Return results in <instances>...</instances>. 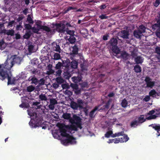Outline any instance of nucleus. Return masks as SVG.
<instances>
[{"label":"nucleus","instance_id":"338daca9","mask_svg":"<svg viewBox=\"0 0 160 160\" xmlns=\"http://www.w3.org/2000/svg\"><path fill=\"white\" fill-rule=\"evenodd\" d=\"M155 52L160 55V47H157L155 48Z\"/></svg>","mask_w":160,"mask_h":160},{"label":"nucleus","instance_id":"2eb2a0df","mask_svg":"<svg viewBox=\"0 0 160 160\" xmlns=\"http://www.w3.org/2000/svg\"><path fill=\"white\" fill-rule=\"evenodd\" d=\"M108 43L110 44V45L109 46L110 48L111 47L117 46L118 44L117 39L114 38H112L109 41Z\"/></svg>","mask_w":160,"mask_h":160},{"label":"nucleus","instance_id":"a211bd4d","mask_svg":"<svg viewBox=\"0 0 160 160\" xmlns=\"http://www.w3.org/2000/svg\"><path fill=\"white\" fill-rule=\"evenodd\" d=\"M110 48L112 52L115 54L116 55L119 54L121 52L120 49L117 46L114 47H111Z\"/></svg>","mask_w":160,"mask_h":160},{"label":"nucleus","instance_id":"6e6552de","mask_svg":"<svg viewBox=\"0 0 160 160\" xmlns=\"http://www.w3.org/2000/svg\"><path fill=\"white\" fill-rule=\"evenodd\" d=\"M152 28L155 32L157 37L160 39V25L154 24L152 26Z\"/></svg>","mask_w":160,"mask_h":160},{"label":"nucleus","instance_id":"4468645a","mask_svg":"<svg viewBox=\"0 0 160 160\" xmlns=\"http://www.w3.org/2000/svg\"><path fill=\"white\" fill-rule=\"evenodd\" d=\"M52 48L53 50L55 51L59 52H60L61 51V49L60 47L57 43L53 42L52 44Z\"/></svg>","mask_w":160,"mask_h":160},{"label":"nucleus","instance_id":"a18cd8bd","mask_svg":"<svg viewBox=\"0 0 160 160\" xmlns=\"http://www.w3.org/2000/svg\"><path fill=\"white\" fill-rule=\"evenodd\" d=\"M146 119L144 118V116L143 115H141L138 118V122L140 123H142L146 121Z\"/></svg>","mask_w":160,"mask_h":160},{"label":"nucleus","instance_id":"f257e3e1","mask_svg":"<svg viewBox=\"0 0 160 160\" xmlns=\"http://www.w3.org/2000/svg\"><path fill=\"white\" fill-rule=\"evenodd\" d=\"M28 115L34 120L36 123H41L42 118L41 114H38L36 112H32L30 110H27Z\"/></svg>","mask_w":160,"mask_h":160},{"label":"nucleus","instance_id":"a878e982","mask_svg":"<svg viewBox=\"0 0 160 160\" xmlns=\"http://www.w3.org/2000/svg\"><path fill=\"white\" fill-rule=\"evenodd\" d=\"M111 101L109 100L105 104L101 107V108L98 110V111H101V110L108 109L109 108L110 105Z\"/></svg>","mask_w":160,"mask_h":160},{"label":"nucleus","instance_id":"9d476101","mask_svg":"<svg viewBox=\"0 0 160 160\" xmlns=\"http://www.w3.org/2000/svg\"><path fill=\"white\" fill-rule=\"evenodd\" d=\"M62 68L64 70H68L69 71L70 68V61L69 59L66 60H64L62 61Z\"/></svg>","mask_w":160,"mask_h":160},{"label":"nucleus","instance_id":"09e8293b","mask_svg":"<svg viewBox=\"0 0 160 160\" xmlns=\"http://www.w3.org/2000/svg\"><path fill=\"white\" fill-rule=\"evenodd\" d=\"M56 81L59 84H62L64 82V80L61 77H58L56 78Z\"/></svg>","mask_w":160,"mask_h":160},{"label":"nucleus","instance_id":"de8ad7c7","mask_svg":"<svg viewBox=\"0 0 160 160\" xmlns=\"http://www.w3.org/2000/svg\"><path fill=\"white\" fill-rule=\"evenodd\" d=\"M70 86L73 89V90L75 89H78V86L77 83H71L70 85Z\"/></svg>","mask_w":160,"mask_h":160},{"label":"nucleus","instance_id":"58836bf2","mask_svg":"<svg viewBox=\"0 0 160 160\" xmlns=\"http://www.w3.org/2000/svg\"><path fill=\"white\" fill-rule=\"evenodd\" d=\"M146 28L143 25H141L139 26L138 30H139L142 32V33H144L145 32Z\"/></svg>","mask_w":160,"mask_h":160},{"label":"nucleus","instance_id":"f704fd0d","mask_svg":"<svg viewBox=\"0 0 160 160\" xmlns=\"http://www.w3.org/2000/svg\"><path fill=\"white\" fill-rule=\"evenodd\" d=\"M156 94L157 96L159 95V94L154 89L151 90L149 92V95L153 97H156Z\"/></svg>","mask_w":160,"mask_h":160},{"label":"nucleus","instance_id":"dca6fc26","mask_svg":"<svg viewBox=\"0 0 160 160\" xmlns=\"http://www.w3.org/2000/svg\"><path fill=\"white\" fill-rule=\"evenodd\" d=\"M133 36L134 37L138 39H141L142 36V33L138 30H135L133 32Z\"/></svg>","mask_w":160,"mask_h":160},{"label":"nucleus","instance_id":"5fc2aeb1","mask_svg":"<svg viewBox=\"0 0 160 160\" xmlns=\"http://www.w3.org/2000/svg\"><path fill=\"white\" fill-rule=\"evenodd\" d=\"M138 122L136 120L132 121L131 123V127H135L138 125Z\"/></svg>","mask_w":160,"mask_h":160},{"label":"nucleus","instance_id":"774afa93","mask_svg":"<svg viewBox=\"0 0 160 160\" xmlns=\"http://www.w3.org/2000/svg\"><path fill=\"white\" fill-rule=\"evenodd\" d=\"M39 82L40 85H44L45 83V80L43 78H41L39 80Z\"/></svg>","mask_w":160,"mask_h":160},{"label":"nucleus","instance_id":"052dcab7","mask_svg":"<svg viewBox=\"0 0 160 160\" xmlns=\"http://www.w3.org/2000/svg\"><path fill=\"white\" fill-rule=\"evenodd\" d=\"M153 4L154 6L157 7L160 4V0H156Z\"/></svg>","mask_w":160,"mask_h":160},{"label":"nucleus","instance_id":"c756f323","mask_svg":"<svg viewBox=\"0 0 160 160\" xmlns=\"http://www.w3.org/2000/svg\"><path fill=\"white\" fill-rule=\"evenodd\" d=\"M34 46L32 43L31 42L28 44V50L29 53H31L34 52L33 50L34 48Z\"/></svg>","mask_w":160,"mask_h":160},{"label":"nucleus","instance_id":"72a5a7b5","mask_svg":"<svg viewBox=\"0 0 160 160\" xmlns=\"http://www.w3.org/2000/svg\"><path fill=\"white\" fill-rule=\"evenodd\" d=\"M52 58L54 60H58L61 59V56L59 53H55L52 56Z\"/></svg>","mask_w":160,"mask_h":160},{"label":"nucleus","instance_id":"aec40b11","mask_svg":"<svg viewBox=\"0 0 160 160\" xmlns=\"http://www.w3.org/2000/svg\"><path fill=\"white\" fill-rule=\"evenodd\" d=\"M100 106H95L89 113V116L91 118H93L95 117V113L96 111H98V108Z\"/></svg>","mask_w":160,"mask_h":160},{"label":"nucleus","instance_id":"ddd939ff","mask_svg":"<svg viewBox=\"0 0 160 160\" xmlns=\"http://www.w3.org/2000/svg\"><path fill=\"white\" fill-rule=\"evenodd\" d=\"M129 32L126 30L121 31L120 34V37L124 39H129Z\"/></svg>","mask_w":160,"mask_h":160},{"label":"nucleus","instance_id":"39448f33","mask_svg":"<svg viewBox=\"0 0 160 160\" xmlns=\"http://www.w3.org/2000/svg\"><path fill=\"white\" fill-rule=\"evenodd\" d=\"M54 26L55 27L54 30L61 33H64L66 30L65 25L61 23H55Z\"/></svg>","mask_w":160,"mask_h":160},{"label":"nucleus","instance_id":"a19ab883","mask_svg":"<svg viewBox=\"0 0 160 160\" xmlns=\"http://www.w3.org/2000/svg\"><path fill=\"white\" fill-rule=\"evenodd\" d=\"M83 62L81 63L80 64V67L82 70H87V68L86 64H85V61L83 59L82 60Z\"/></svg>","mask_w":160,"mask_h":160},{"label":"nucleus","instance_id":"6e6d98bb","mask_svg":"<svg viewBox=\"0 0 160 160\" xmlns=\"http://www.w3.org/2000/svg\"><path fill=\"white\" fill-rule=\"evenodd\" d=\"M50 103L53 105H55L58 103L57 101L55 98H52L50 99Z\"/></svg>","mask_w":160,"mask_h":160},{"label":"nucleus","instance_id":"e433bc0d","mask_svg":"<svg viewBox=\"0 0 160 160\" xmlns=\"http://www.w3.org/2000/svg\"><path fill=\"white\" fill-rule=\"evenodd\" d=\"M65 32L68 36H75L74 34L75 31L74 30H71L67 28Z\"/></svg>","mask_w":160,"mask_h":160},{"label":"nucleus","instance_id":"13d9d810","mask_svg":"<svg viewBox=\"0 0 160 160\" xmlns=\"http://www.w3.org/2000/svg\"><path fill=\"white\" fill-rule=\"evenodd\" d=\"M55 72L54 70L52 69H48L47 71V74L48 75L53 74Z\"/></svg>","mask_w":160,"mask_h":160},{"label":"nucleus","instance_id":"6ab92c4d","mask_svg":"<svg viewBox=\"0 0 160 160\" xmlns=\"http://www.w3.org/2000/svg\"><path fill=\"white\" fill-rule=\"evenodd\" d=\"M72 54L74 55L77 54L79 50L78 45V43H75L74 46L72 47Z\"/></svg>","mask_w":160,"mask_h":160},{"label":"nucleus","instance_id":"7ed1b4c3","mask_svg":"<svg viewBox=\"0 0 160 160\" xmlns=\"http://www.w3.org/2000/svg\"><path fill=\"white\" fill-rule=\"evenodd\" d=\"M6 78L8 80V85L14 84V81H11V77L10 76L7 71H3V70L0 71V79L3 81Z\"/></svg>","mask_w":160,"mask_h":160},{"label":"nucleus","instance_id":"0e129e2a","mask_svg":"<svg viewBox=\"0 0 160 160\" xmlns=\"http://www.w3.org/2000/svg\"><path fill=\"white\" fill-rule=\"evenodd\" d=\"M82 88H84L87 87L88 84L86 82H83L80 84Z\"/></svg>","mask_w":160,"mask_h":160},{"label":"nucleus","instance_id":"603ef678","mask_svg":"<svg viewBox=\"0 0 160 160\" xmlns=\"http://www.w3.org/2000/svg\"><path fill=\"white\" fill-rule=\"evenodd\" d=\"M32 80L31 83L32 84H37L38 82V79L34 76H33L32 77Z\"/></svg>","mask_w":160,"mask_h":160},{"label":"nucleus","instance_id":"79ce46f5","mask_svg":"<svg viewBox=\"0 0 160 160\" xmlns=\"http://www.w3.org/2000/svg\"><path fill=\"white\" fill-rule=\"evenodd\" d=\"M32 35V33L30 31L27 32L25 34L23 35V37L24 38L28 39H29Z\"/></svg>","mask_w":160,"mask_h":160},{"label":"nucleus","instance_id":"4d7b16f0","mask_svg":"<svg viewBox=\"0 0 160 160\" xmlns=\"http://www.w3.org/2000/svg\"><path fill=\"white\" fill-rule=\"evenodd\" d=\"M112 134V131H108L105 134V136L107 138H109L110 136Z\"/></svg>","mask_w":160,"mask_h":160},{"label":"nucleus","instance_id":"423d86ee","mask_svg":"<svg viewBox=\"0 0 160 160\" xmlns=\"http://www.w3.org/2000/svg\"><path fill=\"white\" fill-rule=\"evenodd\" d=\"M62 142L65 145H66L68 143L74 144L76 143L75 138L72 136H70L67 137V138L63 140Z\"/></svg>","mask_w":160,"mask_h":160},{"label":"nucleus","instance_id":"8fccbe9b","mask_svg":"<svg viewBox=\"0 0 160 160\" xmlns=\"http://www.w3.org/2000/svg\"><path fill=\"white\" fill-rule=\"evenodd\" d=\"M152 128L157 131L158 133L159 134L158 135H160V125H155L152 126Z\"/></svg>","mask_w":160,"mask_h":160},{"label":"nucleus","instance_id":"393cba45","mask_svg":"<svg viewBox=\"0 0 160 160\" xmlns=\"http://www.w3.org/2000/svg\"><path fill=\"white\" fill-rule=\"evenodd\" d=\"M13 65L15 63L20 64L21 62L20 58L19 57H14L11 60Z\"/></svg>","mask_w":160,"mask_h":160},{"label":"nucleus","instance_id":"5701e85b","mask_svg":"<svg viewBox=\"0 0 160 160\" xmlns=\"http://www.w3.org/2000/svg\"><path fill=\"white\" fill-rule=\"evenodd\" d=\"M120 56L123 59L126 60L128 58L129 54L126 51H122L121 52Z\"/></svg>","mask_w":160,"mask_h":160},{"label":"nucleus","instance_id":"2f4dec72","mask_svg":"<svg viewBox=\"0 0 160 160\" xmlns=\"http://www.w3.org/2000/svg\"><path fill=\"white\" fill-rule=\"evenodd\" d=\"M118 139H120V142H126L129 139V138L128 136L127 135L125 134L121 138H118Z\"/></svg>","mask_w":160,"mask_h":160},{"label":"nucleus","instance_id":"ea45409f","mask_svg":"<svg viewBox=\"0 0 160 160\" xmlns=\"http://www.w3.org/2000/svg\"><path fill=\"white\" fill-rule=\"evenodd\" d=\"M39 99L40 101H46L47 99V97L45 94H41L39 95Z\"/></svg>","mask_w":160,"mask_h":160},{"label":"nucleus","instance_id":"4be33fe9","mask_svg":"<svg viewBox=\"0 0 160 160\" xmlns=\"http://www.w3.org/2000/svg\"><path fill=\"white\" fill-rule=\"evenodd\" d=\"M38 27L40 29H42L47 32H50L51 31L50 28L46 26L38 25Z\"/></svg>","mask_w":160,"mask_h":160},{"label":"nucleus","instance_id":"b1692460","mask_svg":"<svg viewBox=\"0 0 160 160\" xmlns=\"http://www.w3.org/2000/svg\"><path fill=\"white\" fill-rule=\"evenodd\" d=\"M70 105L71 108L74 110H77L79 108L78 103L74 101H71Z\"/></svg>","mask_w":160,"mask_h":160},{"label":"nucleus","instance_id":"20e7f679","mask_svg":"<svg viewBox=\"0 0 160 160\" xmlns=\"http://www.w3.org/2000/svg\"><path fill=\"white\" fill-rule=\"evenodd\" d=\"M70 122L72 124H75L77 127L82 129L81 119L79 116L76 114L73 115V118L71 119Z\"/></svg>","mask_w":160,"mask_h":160},{"label":"nucleus","instance_id":"c9c22d12","mask_svg":"<svg viewBox=\"0 0 160 160\" xmlns=\"http://www.w3.org/2000/svg\"><path fill=\"white\" fill-rule=\"evenodd\" d=\"M134 70L136 72L139 73L141 72V68L139 65H136L134 67Z\"/></svg>","mask_w":160,"mask_h":160},{"label":"nucleus","instance_id":"f3484780","mask_svg":"<svg viewBox=\"0 0 160 160\" xmlns=\"http://www.w3.org/2000/svg\"><path fill=\"white\" fill-rule=\"evenodd\" d=\"M80 33L82 35V37L85 38H87L88 35V30L85 28H83L80 32Z\"/></svg>","mask_w":160,"mask_h":160},{"label":"nucleus","instance_id":"680f3d73","mask_svg":"<svg viewBox=\"0 0 160 160\" xmlns=\"http://www.w3.org/2000/svg\"><path fill=\"white\" fill-rule=\"evenodd\" d=\"M99 18L101 19H107L108 18V16H107L106 14H102L99 16Z\"/></svg>","mask_w":160,"mask_h":160},{"label":"nucleus","instance_id":"cd10ccee","mask_svg":"<svg viewBox=\"0 0 160 160\" xmlns=\"http://www.w3.org/2000/svg\"><path fill=\"white\" fill-rule=\"evenodd\" d=\"M72 81L76 83L79 82L82 80L81 76L73 77L72 78Z\"/></svg>","mask_w":160,"mask_h":160},{"label":"nucleus","instance_id":"c85d7f7f","mask_svg":"<svg viewBox=\"0 0 160 160\" xmlns=\"http://www.w3.org/2000/svg\"><path fill=\"white\" fill-rule=\"evenodd\" d=\"M3 32L6 33L8 35L13 36L14 35V31L13 29L9 30L7 31L4 30Z\"/></svg>","mask_w":160,"mask_h":160},{"label":"nucleus","instance_id":"e2e57ef3","mask_svg":"<svg viewBox=\"0 0 160 160\" xmlns=\"http://www.w3.org/2000/svg\"><path fill=\"white\" fill-rule=\"evenodd\" d=\"M24 26L25 28L28 30L32 29V27L29 24H26Z\"/></svg>","mask_w":160,"mask_h":160},{"label":"nucleus","instance_id":"bf43d9fd","mask_svg":"<svg viewBox=\"0 0 160 160\" xmlns=\"http://www.w3.org/2000/svg\"><path fill=\"white\" fill-rule=\"evenodd\" d=\"M27 20L30 23L33 24L34 23L33 21L29 15H28Z\"/></svg>","mask_w":160,"mask_h":160},{"label":"nucleus","instance_id":"f03ea898","mask_svg":"<svg viewBox=\"0 0 160 160\" xmlns=\"http://www.w3.org/2000/svg\"><path fill=\"white\" fill-rule=\"evenodd\" d=\"M11 61V60L8 59L4 63L0 64V71L3 70L8 72V70H10L13 66Z\"/></svg>","mask_w":160,"mask_h":160},{"label":"nucleus","instance_id":"bb28decb","mask_svg":"<svg viewBox=\"0 0 160 160\" xmlns=\"http://www.w3.org/2000/svg\"><path fill=\"white\" fill-rule=\"evenodd\" d=\"M62 117L64 119L69 120V122L70 119L72 118L71 117V114L67 112L63 113Z\"/></svg>","mask_w":160,"mask_h":160},{"label":"nucleus","instance_id":"c03bdc74","mask_svg":"<svg viewBox=\"0 0 160 160\" xmlns=\"http://www.w3.org/2000/svg\"><path fill=\"white\" fill-rule=\"evenodd\" d=\"M77 103L80 108H82V105L83 104V102L82 99H78L77 100Z\"/></svg>","mask_w":160,"mask_h":160},{"label":"nucleus","instance_id":"412c9836","mask_svg":"<svg viewBox=\"0 0 160 160\" xmlns=\"http://www.w3.org/2000/svg\"><path fill=\"white\" fill-rule=\"evenodd\" d=\"M68 70H64L63 77L66 79H68L71 76V73L72 72H69Z\"/></svg>","mask_w":160,"mask_h":160},{"label":"nucleus","instance_id":"473e14b6","mask_svg":"<svg viewBox=\"0 0 160 160\" xmlns=\"http://www.w3.org/2000/svg\"><path fill=\"white\" fill-rule=\"evenodd\" d=\"M59 130L61 133V135L62 136H66L67 134L66 133V131L65 128L63 127H60L59 128Z\"/></svg>","mask_w":160,"mask_h":160},{"label":"nucleus","instance_id":"3c124183","mask_svg":"<svg viewBox=\"0 0 160 160\" xmlns=\"http://www.w3.org/2000/svg\"><path fill=\"white\" fill-rule=\"evenodd\" d=\"M40 102H33L32 103V107H34L35 106H37V109H39L41 108V107L40 105H39L40 104Z\"/></svg>","mask_w":160,"mask_h":160},{"label":"nucleus","instance_id":"864d4df0","mask_svg":"<svg viewBox=\"0 0 160 160\" xmlns=\"http://www.w3.org/2000/svg\"><path fill=\"white\" fill-rule=\"evenodd\" d=\"M62 67V63L58 62L56 65L55 68L56 69H61V67Z\"/></svg>","mask_w":160,"mask_h":160},{"label":"nucleus","instance_id":"4c0bfd02","mask_svg":"<svg viewBox=\"0 0 160 160\" xmlns=\"http://www.w3.org/2000/svg\"><path fill=\"white\" fill-rule=\"evenodd\" d=\"M120 142V139L118 138H116L114 139H110L108 141V142L109 143L114 142V143H118Z\"/></svg>","mask_w":160,"mask_h":160},{"label":"nucleus","instance_id":"0eeeda50","mask_svg":"<svg viewBox=\"0 0 160 160\" xmlns=\"http://www.w3.org/2000/svg\"><path fill=\"white\" fill-rule=\"evenodd\" d=\"M144 81L146 82V87L148 88H152L155 85V82L152 81V79L149 77H146Z\"/></svg>","mask_w":160,"mask_h":160},{"label":"nucleus","instance_id":"37998d69","mask_svg":"<svg viewBox=\"0 0 160 160\" xmlns=\"http://www.w3.org/2000/svg\"><path fill=\"white\" fill-rule=\"evenodd\" d=\"M128 102L125 98L122 100L121 102V105L122 107L126 108L127 106Z\"/></svg>","mask_w":160,"mask_h":160},{"label":"nucleus","instance_id":"1a4fd4ad","mask_svg":"<svg viewBox=\"0 0 160 160\" xmlns=\"http://www.w3.org/2000/svg\"><path fill=\"white\" fill-rule=\"evenodd\" d=\"M22 103L20 105L19 107L22 108H28L29 104L28 103V99H27L26 97H23L22 98Z\"/></svg>","mask_w":160,"mask_h":160},{"label":"nucleus","instance_id":"69168bd1","mask_svg":"<svg viewBox=\"0 0 160 160\" xmlns=\"http://www.w3.org/2000/svg\"><path fill=\"white\" fill-rule=\"evenodd\" d=\"M58 70L56 72V75L58 76H60L61 75L62 71L61 69H58Z\"/></svg>","mask_w":160,"mask_h":160},{"label":"nucleus","instance_id":"f8f14e48","mask_svg":"<svg viewBox=\"0 0 160 160\" xmlns=\"http://www.w3.org/2000/svg\"><path fill=\"white\" fill-rule=\"evenodd\" d=\"M75 36H66L64 38L66 40H68L70 43L72 44H74L76 42V40Z\"/></svg>","mask_w":160,"mask_h":160},{"label":"nucleus","instance_id":"9b49d317","mask_svg":"<svg viewBox=\"0 0 160 160\" xmlns=\"http://www.w3.org/2000/svg\"><path fill=\"white\" fill-rule=\"evenodd\" d=\"M78 66V62L75 60H72L71 62H70V68L69 72H72L73 69L77 68Z\"/></svg>","mask_w":160,"mask_h":160},{"label":"nucleus","instance_id":"7c9ffc66","mask_svg":"<svg viewBox=\"0 0 160 160\" xmlns=\"http://www.w3.org/2000/svg\"><path fill=\"white\" fill-rule=\"evenodd\" d=\"M135 61L137 64H141L143 62V59L142 57L138 56L135 58Z\"/></svg>","mask_w":160,"mask_h":160},{"label":"nucleus","instance_id":"49530a36","mask_svg":"<svg viewBox=\"0 0 160 160\" xmlns=\"http://www.w3.org/2000/svg\"><path fill=\"white\" fill-rule=\"evenodd\" d=\"M35 89V87L31 85L27 87V90L28 92H31L34 91Z\"/></svg>","mask_w":160,"mask_h":160}]
</instances>
